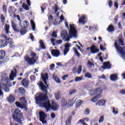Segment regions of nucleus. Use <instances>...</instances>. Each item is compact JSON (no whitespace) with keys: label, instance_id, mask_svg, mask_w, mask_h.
Here are the masks:
<instances>
[{"label":"nucleus","instance_id":"nucleus-1","mask_svg":"<svg viewBox=\"0 0 125 125\" xmlns=\"http://www.w3.org/2000/svg\"><path fill=\"white\" fill-rule=\"evenodd\" d=\"M35 100L36 102H43L41 105L42 107H44L46 110H53V111H57L58 110L59 106L56 103L54 102H52V104L49 102V100L47 99V96L46 94H40L38 97H36Z\"/></svg>","mask_w":125,"mask_h":125},{"label":"nucleus","instance_id":"nucleus-2","mask_svg":"<svg viewBox=\"0 0 125 125\" xmlns=\"http://www.w3.org/2000/svg\"><path fill=\"white\" fill-rule=\"evenodd\" d=\"M41 78L42 80V81L40 82L37 83L39 84V86L41 88L42 91L43 92H45V93H47V89L48 88V86L47 85V83H46V81L48 80V74L47 73H45L44 74H41Z\"/></svg>","mask_w":125,"mask_h":125},{"label":"nucleus","instance_id":"nucleus-3","mask_svg":"<svg viewBox=\"0 0 125 125\" xmlns=\"http://www.w3.org/2000/svg\"><path fill=\"white\" fill-rule=\"evenodd\" d=\"M22 116L21 111L19 108L16 109L13 116L14 120L19 124H21V118H22Z\"/></svg>","mask_w":125,"mask_h":125},{"label":"nucleus","instance_id":"nucleus-4","mask_svg":"<svg viewBox=\"0 0 125 125\" xmlns=\"http://www.w3.org/2000/svg\"><path fill=\"white\" fill-rule=\"evenodd\" d=\"M69 35L71 38L77 39L78 38V33L76 30V28H75V25L73 24H69Z\"/></svg>","mask_w":125,"mask_h":125},{"label":"nucleus","instance_id":"nucleus-5","mask_svg":"<svg viewBox=\"0 0 125 125\" xmlns=\"http://www.w3.org/2000/svg\"><path fill=\"white\" fill-rule=\"evenodd\" d=\"M30 55L33 56L31 58H30V57L28 56H25L24 57V60L25 61H26V62H27L30 65H33V64H35L36 62H37V60H35V59L36 58V53H31Z\"/></svg>","mask_w":125,"mask_h":125},{"label":"nucleus","instance_id":"nucleus-6","mask_svg":"<svg viewBox=\"0 0 125 125\" xmlns=\"http://www.w3.org/2000/svg\"><path fill=\"white\" fill-rule=\"evenodd\" d=\"M20 101H21V103L17 102L16 103V105L19 108H21V109H25V110L27 109V105L26 104V100L25 98L21 97L20 99Z\"/></svg>","mask_w":125,"mask_h":125},{"label":"nucleus","instance_id":"nucleus-7","mask_svg":"<svg viewBox=\"0 0 125 125\" xmlns=\"http://www.w3.org/2000/svg\"><path fill=\"white\" fill-rule=\"evenodd\" d=\"M115 46L119 54L121 55L122 57L124 58L125 57V48H123L122 47L119 46V45L117 43V41H115L114 42Z\"/></svg>","mask_w":125,"mask_h":125},{"label":"nucleus","instance_id":"nucleus-8","mask_svg":"<svg viewBox=\"0 0 125 125\" xmlns=\"http://www.w3.org/2000/svg\"><path fill=\"white\" fill-rule=\"evenodd\" d=\"M61 37L65 42H69L70 41V37L68 36V33L66 30H62L61 33Z\"/></svg>","mask_w":125,"mask_h":125},{"label":"nucleus","instance_id":"nucleus-9","mask_svg":"<svg viewBox=\"0 0 125 125\" xmlns=\"http://www.w3.org/2000/svg\"><path fill=\"white\" fill-rule=\"evenodd\" d=\"M39 117L40 120L42 124H46V121H45V117H46V115L44 112L43 111H40L39 112Z\"/></svg>","mask_w":125,"mask_h":125},{"label":"nucleus","instance_id":"nucleus-10","mask_svg":"<svg viewBox=\"0 0 125 125\" xmlns=\"http://www.w3.org/2000/svg\"><path fill=\"white\" fill-rule=\"evenodd\" d=\"M5 31L6 35L4 34H2V38H4V39H5V40H7V36H8L9 33H10V32H9V25H5Z\"/></svg>","mask_w":125,"mask_h":125},{"label":"nucleus","instance_id":"nucleus-11","mask_svg":"<svg viewBox=\"0 0 125 125\" xmlns=\"http://www.w3.org/2000/svg\"><path fill=\"white\" fill-rule=\"evenodd\" d=\"M90 50L92 54H95V53H98V52H99V49L94 45L90 47Z\"/></svg>","mask_w":125,"mask_h":125},{"label":"nucleus","instance_id":"nucleus-12","mask_svg":"<svg viewBox=\"0 0 125 125\" xmlns=\"http://www.w3.org/2000/svg\"><path fill=\"white\" fill-rule=\"evenodd\" d=\"M71 45L70 43L65 44L64 45V49L63 50V54L64 56L67 55V53L69 52V50H70V47H71Z\"/></svg>","mask_w":125,"mask_h":125},{"label":"nucleus","instance_id":"nucleus-13","mask_svg":"<svg viewBox=\"0 0 125 125\" xmlns=\"http://www.w3.org/2000/svg\"><path fill=\"white\" fill-rule=\"evenodd\" d=\"M51 53L54 57H59L60 55V51L59 50L52 49Z\"/></svg>","mask_w":125,"mask_h":125},{"label":"nucleus","instance_id":"nucleus-14","mask_svg":"<svg viewBox=\"0 0 125 125\" xmlns=\"http://www.w3.org/2000/svg\"><path fill=\"white\" fill-rule=\"evenodd\" d=\"M79 23L82 24V25H84L86 23V17L83 16L80 17L79 19Z\"/></svg>","mask_w":125,"mask_h":125},{"label":"nucleus","instance_id":"nucleus-15","mask_svg":"<svg viewBox=\"0 0 125 125\" xmlns=\"http://www.w3.org/2000/svg\"><path fill=\"white\" fill-rule=\"evenodd\" d=\"M102 91L101 88H98L94 90V95H96V96H99V95L102 94Z\"/></svg>","mask_w":125,"mask_h":125},{"label":"nucleus","instance_id":"nucleus-16","mask_svg":"<svg viewBox=\"0 0 125 125\" xmlns=\"http://www.w3.org/2000/svg\"><path fill=\"white\" fill-rule=\"evenodd\" d=\"M14 77H16V69H14V70L12 71L10 75V80L11 81L14 80Z\"/></svg>","mask_w":125,"mask_h":125},{"label":"nucleus","instance_id":"nucleus-17","mask_svg":"<svg viewBox=\"0 0 125 125\" xmlns=\"http://www.w3.org/2000/svg\"><path fill=\"white\" fill-rule=\"evenodd\" d=\"M21 83L24 87H28V86H29V81L26 79H24L22 81Z\"/></svg>","mask_w":125,"mask_h":125},{"label":"nucleus","instance_id":"nucleus-18","mask_svg":"<svg viewBox=\"0 0 125 125\" xmlns=\"http://www.w3.org/2000/svg\"><path fill=\"white\" fill-rule=\"evenodd\" d=\"M102 68L104 69H110L111 68V64H110V62H104V65L102 66Z\"/></svg>","mask_w":125,"mask_h":125},{"label":"nucleus","instance_id":"nucleus-19","mask_svg":"<svg viewBox=\"0 0 125 125\" xmlns=\"http://www.w3.org/2000/svg\"><path fill=\"white\" fill-rule=\"evenodd\" d=\"M106 103V101L105 100H99L96 103V104L97 105H99V106H103V105H104V104H105Z\"/></svg>","mask_w":125,"mask_h":125},{"label":"nucleus","instance_id":"nucleus-20","mask_svg":"<svg viewBox=\"0 0 125 125\" xmlns=\"http://www.w3.org/2000/svg\"><path fill=\"white\" fill-rule=\"evenodd\" d=\"M67 102L64 99H62L61 101V105L62 107H67Z\"/></svg>","mask_w":125,"mask_h":125},{"label":"nucleus","instance_id":"nucleus-21","mask_svg":"<svg viewBox=\"0 0 125 125\" xmlns=\"http://www.w3.org/2000/svg\"><path fill=\"white\" fill-rule=\"evenodd\" d=\"M7 45V42L6 40H2L0 42V47H4Z\"/></svg>","mask_w":125,"mask_h":125},{"label":"nucleus","instance_id":"nucleus-22","mask_svg":"<svg viewBox=\"0 0 125 125\" xmlns=\"http://www.w3.org/2000/svg\"><path fill=\"white\" fill-rule=\"evenodd\" d=\"M74 103L75 102H74V100H69L68 102H67V108H70V107H72Z\"/></svg>","mask_w":125,"mask_h":125},{"label":"nucleus","instance_id":"nucleus-23","mask_svg":"<svg viewBox=\"0 0 125 125\" xmlns=\"http://www.w3.org/2000/svg\"><path fill=\"white\" fill-rule=\"evenodd\" d=\"M7 100L9 103H13L15 101V98L12 95H10L7 98Z\"/></svg>","mask_w":125,"mask_h":125},{"label":"nucleus","instance_id":"nucleus-24","mask_svg":"<svg viewBox=\"0 0 125 125\" xmlns=\"http://www.w3.org/2000/svg\"><path fill=\"white\" fill-rule=\"evenodd\" d=\"M11 24L14 31H15V32H19V29L17 28V25H16L13 21L11 22Z\"/></svg>","mask_w":125,"mask_h":125},{"label":"nucleus","instance_id":"nucleus-25","mask_svg":"<svg viewBox=\"0 0 125 125\" xmlns=\"http://www.w3.org/2000/svg\"><path fill=\"white\" fill-rule=\"evenodd\" d=\"M4 57H5V52H4V50H0V60L3 59Z\"/></svg>","mask_w":125,"mask_h":125},{"label":"nucleus","instance_id":"nucleus-26","mask_svg":"<svg viewBox=\"0 0 125 125\" xmlns=\"http://www.w3.org/2000/svg\"><path fill=\"white\" fill-rule=\"evenodd\" d=\"M53 79L58 83H61V81H60V79H59V78H58V77L56 76L54 74L53 75Z\"/></svg>","mask_w":125,"mask_h":125},{"label":"nucleus","instance_id":"nucleus-27","mask_svg":"<svg viewBox=\"0 0 125 125\" xmlns=\"http://www.w3.org/2000/svg\"><path fill=\"white\" fill-rule=\"evenodd\" d=\"M29 24V22H28V21H24L22 22V24H21V23L20 24V25L21 26V28H23V29H26V28H27V27H28V25Z\"/></svg>","mask_w":125,"mask_h":125},{"label":"nucleus","instance_id":"nucleus-28","mask_svg":"<svg viewBox=\"0 0 125 125\" xmlns=\"http://www.w3.org/2000/svg\"><path fill=\"white\" fill-rule=\"evenodd\" d=\"M82 104H83V101L81 100H78L76 103V107L79 108V107H80Z\"/></svg>","mask_w":125,"mask_h":125},{"label":"nucleus","instance_id":"nucleus-29","mask_svg":"<svg viewBox=\"0 0 125 125\" xmlns=\"http://www.w3.org/2000/svg\"><path fill=\"white\" fill-rule=\"evenodd\" d=\"M72 120V116H69V117L65 122L66 125H71V120Z\"/></svg>","mask_w":125,"mask_h":125},{"label":"nucleus","instance_id":"nucleus-30","mask_svg":"<svg viewBox=\"0 0 125 125\" xmlns=\"http://www.w3.org/2000/svg\"><path fill=\"white\" fill-rule=\"evenodd\" d=\"M55 98L57 100H59L61 98L60 93L59 92L55 94Z\"/></svg>","mask_w":125,"mask_h":125},{"label":"nucleus","instance_id":"nucleus-31","mask_svg":"<svg viewBox=\"0 0 125 125\" xmlns=\"http://www.w3.org/2000/svg\"><path fill=\"white\" fill-rule=\"evenodd\" d=\"M87 66L89 68H92V67H94V64L91 62L88 61Z\"/></svg>","mask_w":125,"mask_h":125},{"label":"nucleus","instance_id":"nucleus-32","mask_svg":"<svg viewBox=\"0 0 125 125\" xmlns=\"http://www.w3.org/2000/svg\"><path fill=\"white\" fill-rule=\"evenodd\" d=\"M19 91L20 93H21V94H24L26 91L25 90V89H24V88L20 87L19 89Z\"/></svg>","mask_w":125,"mask_h":125},{"label":"nucleus","instance_id":"nucleus-33","mask_svg":"<svg viewBox=\"0 0 125 125\" xmlns=\"http://www.w3.org/2000/svg\"><path fill=\"white\" fill-rule=\"evenodd\" d=\"M26 33H27V30L26 28H21L20 30V33L21 35H24Z\"/></svg>","mask_w":125,"mask_h":125},{"label":"nucleus","instance_id":"nucleus-34","mask_svg":"<svg viewBox=\"0 0 125 125\" xmlns=\"http://www.w3.org/2000/svg\"><path fill=\"white\" fill-rule=\"evenodd\" d=\"M107 31L109 32H114V26L112 25H110L107 28Z\"/></svg>","mask_w":125,"mask_h":125},{"label":"nucleus","instance_id":"nucleus-35","mask_svg":"<svg viewBox=\"0 0 125 125\" xmlns=\"http://www.w3.org/2000/svg\"><path fill=\"white\" fill-rule=\"evenodd\" d=\"M110 78L111 81H116V80H117V75L113 74V75H111Z\"/></svg>","mask_w":125,"mask_h":125},{"label":"nucleus","instance_id":"nucleus-36","mask_svg":"<svg viewBox=\"0 0 125 125\" xmlns=\"http://www.w3.org/2000/svg\"><path fill=\"white\" fill-rule=\"evenodd\" d=\"M81 81H83V77H76L75 79V82H76V83L81 82Z\"/></svg>","mask_w":125,"mask_h":125},{"label":"nucleus","instance_id":"nucleus-37","mask_svg":"<svg viewBox=\"0 0 125 125\" xmlns=\"http://www.w3.org/2000/svg\"><path fill=\"white\" fill-rule=\"evenodd\" d=\"M30 23L33 31H35V29H36V24H35V22H34V21H31Z\"/></svg>","mask_w":125,"mask_h":125},{"label":"nucleus","instance_id":"nucleus-38","mask_svg":"<svg viewBox=\"0 0 125 125\" xmlns=\"http://www.w3.org/2000/svg\"><path fill=\"white\" fill-rule=\"evenodd\" d=\"M22 6L23 8L25 9V10H26V11L29 10V6H28V5L26 4L25 3H22Z\"/></svg>","mask_w":125,"mask_h":125},{"label":"nucleus","instance_id":"nucleus-39","mask_svg":"<svg viewBox=\"0 0 125 125\" xmlns=\"http://www.w3.org/2000/svg\"><path fill=\"white\" fill-rule=\"evenodd\" d=\"M40 43L41 47L42 49H45V46L44 45L43 42L42 40L40 41Z\"/></svg>","mask_w":125,"mask_h":125},{"label":"nucleus","instance_id":"nucleus-40","mask_svg":"<svg viewBox=\"0 0 125 125\" xmlns=\"http://www.w3.org/2000/svg\"><path fill=\"white\" fill-rule=\"evenodd\" d=\"M73 50L75 54H76L77 56H78V57H80V56H81V54H80V53L78 52V50H77V49H76V48H73Z\"/></svg>","mask_w":125,"mask_h":125},{"label":"nucleus","instance_id":"nucleus-41","mask_svg":"<svg viewBox=\"0 0 125 125\" xmlns=\"http://www.w3.org/2000/svg\"><path fill=\"white\" fill-rule=\"evenodd\" d=\"M77 92V90L76 89H71L69 92V95H73V94H75Z\"/></svg>","mask_w":125,"mask_h":125},{"label":"nucleus","instance_id":"nucleus-42","mask_svg":"<svg viewBox=\"0 0 125 125\" xmlns=\"http://www.w3.org/2000/svg\"><path fill=\"white\" fill-rule=\"evenodd\" d=\"M84 76L85 78H88V79H91L92 78L91 74L88 72L86 73Z\"/></svg>","mask_w":125,"mask_h":125},{"label":"nucleus","instance_id":"nucleus-43","mask_svg":"<svg viewBox=\"0 0 125 125\" xmlns=\"http://www.w3.org/2000/svg\"><path fill=\"white\" fill-rule=\"evenodd\" d=\"M103 121H104V115H102L100 117V119L99 120V123L100 124H101V123L103 122Z\"/></svg>","mask_w":125,"mask_h":125},{"label":"nucleus","instance_id":"nucleus-44","mask_svg":"<svg viewBox=\"0 0 125 125\" xmlns=\"http://www.w3.org/2000/svg\"><path fill=\"white\" fill-rule=\"evenodd\" d=\"M14 17H15V18H17V19L20 21V24H21V19L20 18V15H14Z\"/></svg>","mask_w":125,"mask_h":125},{"label":"nucleus","instance_id":"nucleus-45","mask_svg":"<svg viewBox=\"0 0 125 125\" xmlns=\"http://www.w3.org/2000/svg\"><path fill=\"white\" fill-rule=\"evenodd\" d=\"M120 44H121V45L123 46L125 45V44L124 43V39H120L119 41H118Z\"/></svg>","mask_w":125,"mask_h":125},{"label":"nucleus","instance_id":"nucleus-46","mask_svg":"<svg viewBox=\"0 0 125 125\" xmlns=\"http://www.w3.org/2000/svg\"><path fill=\"white\" fill-rule=\"evenodd\" d=\"M8 42L10 45H12L14 42L12 41V39H8Z\"/></svg>","mask_w":125,"mask_h":125},{"label":"nucleus","instance_id":"nucleus-47","mask_svg":"<svg viewBox=\"0 0 125 125\" xmlns=\"http://www.w3.org/2000/svg\"><path fill=\"white\" fill-rule=\"evenodd\" d=\"M98 100V99H97V97L96 96H95L91 99V101L92 102L95 103V102H96V101H97Z\"/></svg>","mask_w":125,"mask_h":125},{"label":"nucleus","instance_id":"nucleus-48","mask_svg":"<svg viewBox=\"0 0 125 125\" xmlns=\"http://www.w3.org/2000/svg\"><path fill=\"white\" fill-rule=\"evenodd\" d=\"M81 72H82V65H80L78 67L77 73L78 74H81Z\"/></svg>","mask_w":125,"mask_h":125},{"label":"nucleus","instance_id":"nucleus-49","mask_svg":"<svg viewBox=\"0 0 125 125\" xmlns=\"http://www.w3.org/2000/svg\"><path fill=\"white\" fill-rule=\"evenodd\" d=\"M2 8H3V11H4V12H6V11L7 9V7H6V5H3Z\"/></svg>","mask_w":125,"mask_h":125},{"label":"nucleus","instance_id":"nucleus-50","mask_svg":"<svg viewBox=\"0 0 125 125\" xmlns=\"http://www.w3.org/2000/svg\"><path fill=\"white\" fill-rule=\"evenodd\" d=\"M112 110H113L112 113L113 114H119V111H116V109H115V108H113Z\"/></svg>","mask_w":125,"mask_h":125},{"label":"nucleus","instance_id":"nucleus-51","mask_svg":"<svg viewBox=\"0 0 125 125\" xmlns=\"http://www.w3.org/2000/svg\"><path fill=\"white\" fill-rule=\"evenodd\" d=\"M52 37L53 38H57V34H56V32L55 31H54L52 33Z\"/></svg>","mask_w":125,"mask_h":125},{"label":"nucleus","instance_id":"nucleus-52","mask_svg":"<svg viewBox=\"0 0 125 125\" xmlns=\"http://www.w3.org/2000/svg\"><path fill=\"white\" fill-rule=\"evenodd\" d=\"M1 20L2 23L4 22L5 19L4 18V17L3 16V15H1Z\"/></svg>","mask_w":125,"mask_h":125},{"label":"nucleus","instance_id":"nucleus-53","mask_svg":"<svg viewBox=\"0 0 125 125\" xmlns=\"http://www.w3.org/2000/svg\"><path fill=\"white\" fill-rule=\"evenodd\" d=\"M89 113H90V110H89V109H86L85 110V114L86 115H88V114H89Z\"/></svg>","mask_w":125,"mask_h":125},{"label":"nucleus","instance_id":"nucleus-54","mask_svg":"<svg viewBox=\"0 0 125 125\" xmlns=\"http://www.w3.org/2000/svg\"><path fill=\"white\" fill-rule=\"evenodd\" d=\"M54 42H55V39L52 38L51 39V42L52 43L53 45H55V44L54 43Z\"/></svg>","mask_w":125,"mask_h":125},{"label":"nucleus","instance_id":"nucleus-55","mask_svg":"<svg viewBox=\"0 0 125 125\" xmlns=\"http://www.w3.org/2000/svg\"><path fill=\"white\" fill-rule=\"evenodd\" d=\"M56 43H57V44H61V43H62V41L57 40V41H56Z\"/></svg>","mask_w":125,"mask_h":125},{"label":"nucleus","instance_id":"nucleus-56","mask_svg":"<svg viewBox=\"0 0 125 125\" xmlns=\"http://www.w3.org/2000/svg\"><path fill=\"white\" fill-rule=\"evenodd\" d=\"M53 24L54 26H57V25L59 24V22L56 21V20H55V21L53 22Z\"/></svg>","mask_w":125,"mask_h":125},{"label":"nucleus","instance_id":"nucleus-57","mask_svg":"<svg viewBox=\"0 0 125 125\" xmlns=\"http://www.w3.org/2000/svg\"><path fill=\"white\" fill-rule=\"evenodd\" d=\"M66 78H68V75H63L62 77L63 81H66Z\"/></svg>","mask_w":125,"mask_h":125},{"label":"nucleus","instance_id":"nucleus-58","mask_svg":"<svg viewBox=\"0 0 125 125\" xmlns=\"http://www.w3.org/2000/svg\"><path fill=\"white\" fill-rule=\"evenodd\" d=\"M114 6L116 7V9H118L119 4H118V1H116L114 3Z\"/></svg>","mask_w":125,"mask_h":125},{"label":"nucleus","instance_id":"nucleus-59","mask_svg":"<svg viewBox=\"0 0 125 125\" xmlns=\"http://www.w3.org/2000/svg\"><path fill=\"white\" fill-rule=\"evenodd\" d=\"M30 39L32 41H34V39L35 38L34 37V36L33 35V34L31 33L30 34Z\"/></svg>","mask_w":125,"mask_h":125},{"label":"nucleus","instance_id":"nucleus-60","mask_svg":"<svg viewBox=\"0 0 125 125\" xmlns=\"http://www.w3.org/2000/svg\"><path fill=\"white\" fill-rule=\"evenodd\" d=\"M80 123H81V124H82L83 125V124H84V121L83 119L80 120L78 122V124H80Z\"/></svg>","mask_w":125,"mask_h":125},{"label":"nucleus","instance_id":"nucleus-61","mask_svg":"<svg viewBox=\"0 0 125 125\" xmlns=\"http://www.w3.org/2000/svg\"><path fill=\"white\" fill-rule=\"evenodd\" d=\"M100 48L101 50H102L103 51H104V50H105L104 48V47L102 45H101L100 46Z\"/></svg>","mask_w":125,"mask_h":125},{"label":"nucleus","instance_id":"nucleus-62","mask_svg":"<svg viewBox=\"0 0 125 125\" xmlns=\"http://www.w3.org/2000/svg\"><path fill=\"white\" fill-rule=\"evenodd\" d=\"M108 5L110 7H112V0H110L108 2Z\"/></svg>","mask_w":125,"mask_h":125},{"label":"nucleus","instance_id":"nucleus-63","mask_svg":"<svg viewBox=\"0 0 125 125\" xmlns=\"http://www.w3.org/2000/svg\"><path fill=\"white\" fill-rule=\"evenodd\" d=\"M121 94H125V90H122L120 91Z\"/></svg>","mask_w":125,"mask_h":125},{"label":"nucleus","instance_id":"nucleus-64","mask_svg":"<svg viewBox=\"0 0 125 125\" xmlns=\"http://www.w3.org/2000/svg\"><path fill=\"white\" fill-rule=\"evenodd\" d=\"M54 64H52V65H50V70H53L54 68Z\"/></svg>","mask_w":125,"mask_h":125}]
</instances>
